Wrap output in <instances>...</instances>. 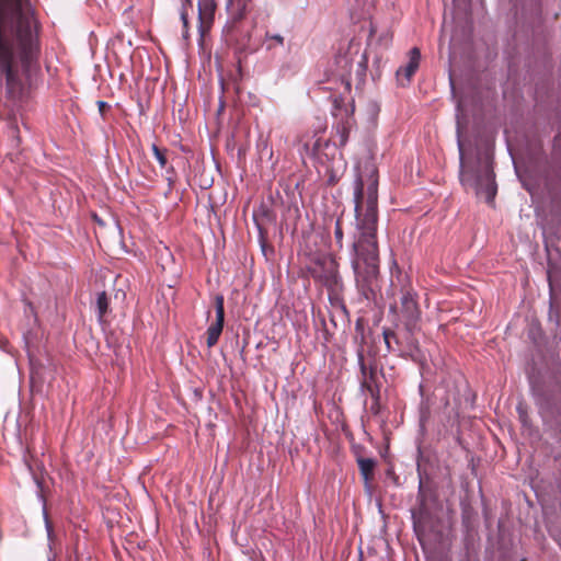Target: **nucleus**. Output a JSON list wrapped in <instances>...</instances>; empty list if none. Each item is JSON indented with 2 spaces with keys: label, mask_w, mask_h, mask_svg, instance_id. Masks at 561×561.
<instances>
[{
  "label": "nucleus",
  "mask_w": 561,
  "mask_h": 561,
  "mask_svg": "<svg viewBox=\"0 0 561 561\" xmlns=\"http://www.w3.org/2000/svg\"><path fill=\"white\" fill-rule=\"evenodd\" d=\"M95 308L98 312L99 321L102 322L104 316L108 311V299L105 291H101L98 294Z\"/></svg>",
  "instance_id": "nucleus-11"
},
{
  "label": "nucleus",
  "mask_w": 561,
  "mask_h": 561,
  "mask_svg": "<svg viewBox=\"0 0 561 561\" xmlns=\"http://www.w3.org/2000/svg\"><path fill=\"white\" fill-rule=\"evenodd\" d=\"M222 35L227 44L237 45L242 38L248 37V32L242 28L241 21H233V19L228 18L222 28Z\"/></svg>",
  "instance_id": "nucleus-6"
},
{
  "label": "nucleus",
  "mask_w": 561,
  "mask_h": 561,
  "mask_svg": "<svg viewBox=\"0 0 561 561\" xmlns=\"http://www.w3.org/2000/svg\"><path fill=\"white\" fill-rule=\"evenodd\" d=\"M323 146H328V141L327 140H322L321 138L316 139L312 142L311 148H310L309 144H305L306 150L310 151L311 154H317L318 152H320V150L322 149Z\"/></svg>",
  "instance_id": "nucleus-12"
},
{
  "label": "nucleus",
  "mask_w": 561,
  "mask_h": 561,
  "mask_svg": "<svg viewBox=\"0 0 561 561\" xmlns=\"http://www.w3.org/2000/svg\"><path fill=\"white\" fill-rule=\"evenodd\" d=\"M266 38L267 39H271V41H274L277 45H283L284 44V37L279 34H273V35H270L268 33L266 34Z\"/></svg>",
  "instance_id": "nucleus-19"
},
{
  "label": "nucleus",
  "mask_w": 561,
  "mask_h": 561,
  "mask_svg": "<svg viewBox=\"0 0 561 561\" xmlns=\"http://www.w3.org/2000/svg\"><path fill=\"white\" fill-rule=\"evenodd\" d=\"M353 201L356 232L352 243V268L358 290L368 298L379 274L378 171L374 164H367L364 172L356 173Z\"/></svg>",
  "instance_id": "nucleus-2"
},
{
  "label": "nucleus",
  "mask_w": 561,
  "mask_h": 561,
  "mask_svg": "<svg viewBox=\"0 0 561 561\" xmlns=\"http://www.w3.org/2000/svg\"><path fill=\"white\" fill-rule=\"evenodd\" d=\"M401 317L405 330L412 336L419 330L421 310L416 301V294L412 290H405L400 298Z\"/></svg>",
  "instance_id": "nucleus-4"
},
{
  "label": "nucleus",
  "mask_w": 561,
  "mask_h": 561,
  "mask_svg": "<svg viewBox=\"0 0 561 561\" xmlns=\"http://www.w3.org/2000/svg\"><path fill=\"white\" fill-rule=\"evenodd\" d=\"M219 335L207 333V346L213 347L219 340Z\"/></svg>",
  "instance_id": "nucleus-20"
},
{
  "label": "nucleus",
  "mask_w": 561,
  "mask_h": 561,
  "mask_svg": "<svg viewBox=\"0 0 561 561\" xmlns=\"http://www.w3.org/2000/svg\"><path fill=\"white\" fill-rule=\"evenodd\" d=\"M224 321H225V319L216 318V321L214 323H211L209 325V328L207 329V333H211V334H216V335L220 336L222 329H224Z\"/></svg>",
  "instance_id": "nucleus-13"
},
{
  "label": "nucleus",
  "mask_w": 561,
  "mask_h": 561,
  "mask_svg": "<svg viewBox=\"0 0 561 561\" xmlns=\"http://www.w3.org/2000/svg\"><path fill=\"white\" fill-rule=\"evenodd\" d=\"M98 107H99L100 114L103 116L104 110L110 107V105L105 101H98Z\"/></svg>",
  "instance_id": "nucleus-21"
},
{
  "label": "nucleus",
  "mask_w": 561,
  "mask_h": 561,
  "mask_svg": "<svg viewBox=\"0 0 561 561\" xmlns=\"http://www.w3.org/2000/svg\"><path fill=\"white\" fill-rule=\"evenodd\" d=\"M383 340L388 351H391V339L397 340V336L393 331L383 330Z\"/></svg>",
  "instance_id": "nucleus-17"
},
{
  "label": "nucleus",
  "mask_w": 561,
  "mask_h": 561,
  "mask_svg": "<svg viewBox=\"0 0 561 561\" xmlns=\"http://www.w3.org/2000/svg\"><path fill=\"white\" fill-rule=\"evenodd\" d=\"M251 0H227L226 10L228 18L233 21H241L247 11Z\"/></svg>",
  "instance_id": "nucleus-8"
},
{
  "label": "nucleus",
  "mask_w": 561,
  "mask_h": 561,
  "mask_svg": "<svg viewBox=\"0 0 561 561\" xmlns=\"http://www.w3.org/2000/svg\"><path fill=\"white\" fill-rule=\"evenodd\" d=\"M421 60V51L417 47H413L409 51V61L404 67L397 70L398 78L403 76L407 82H410L412 76L417 70Z\"/></svg>",
  "instance_id": "nucleus-7"
},
{
  "label": "nucleus",
  "mask_w": 561,
  "mask_h": 561,
  "mask_svg": "<svg viewBox=\"0 0 561 561\" xmlns=\"http://www.w3.org/2000/svg\"><path fill=\"white\" fill-rule=\"evenodd\" d=\"M151 150L153 152L154 158L157 159L158 163L161 168H165L167 165V158L164 153L159 149V147L156 144H152Z\"/></svg>",
  "instance_id": "nucleus-14"
},
{
  "label": "nucleus",
  "mask_w": 561,
  "mask_h": 561,
  "mask_svg": "<svg viewBox=\"0 0 561 561\" xmlns=\"http://www.w3.org/2000/svg\"><path fill=\"white\" fill-rule=\"evenodd\" d=\"M359 364H360V368H362L363 374H365V369H366V367H365V365H364V362H363V357H362V356H359Z\"/></svg>",
  "instance_id": "nucleus-24"
},
{
  "label": "nucleus",
  "mask_w": 561,
  "mask_h": 561,
  "mask_svg": "<svg viewBox=\"0 0 561 561\" xmlns=\"http://www.w3.org/2000/svg\"><path fill=\"white\" fill-rule=\"evenodd\" d=\"M216 4L213 0H199L197 5L198 31L201 36L208 30L214 21Z\"/></svg>",
  "instance_id": "nucleus-5"
},
{
  "label": "nucleus",
  "mask_w": 561,
  "mask_h": 561,
  "mask_svg": "<svg viewBox=\"0 0 561 561\" xmlns=\"http://www.w3.org/2000/svg\"><path fill=\"white\" fill-rule=\"evenodd\" d=\"M39 24L30 0H0V80L15 99L23 91V76L41 53Z\"/></svg>",
  "instance_id": "nucleus-1"
},
{
  "label": "nucleus",
  "mask_w": 561,
  "mask_h": 561,
  "mask_svg": "<svg viewBox=\"0 0 561 561\" xmlns=\"http://www.w3.org/2000/svg\"><path fill=\"white\" fill-rule=\"evenodd\" d=\"M366 57L362 56L360 60L357 62L358 69L360 68V72L365 71Z\"/></svg>",
  "instance_id": "nucleus-23"
},
{
  "label": "nucleus",
  "mask_w": 561,
  "mask_h": 561,
  "mask_svg": "<svg viewBox=\"0 0 561 561\" xmlns=\"http://www.w3.org/2000/svg\"><path fill=\"white\" fill-rule=\"evenodd\" d=\"M43 517H44L45 528H46V531H47V538H48V541L50 542L53 540L54 531H53V526H51V523L49 520V517H48V514H47V511H46L45 506L43 507Z\"/></svg>",
  "instance_id": "nucleus-16"
},
{
  "label": "nucleus",
  "mask_w": 561,
  "mask_h": 561,
  "mask_svg": "<svg viewBox=\"0 0 561 561\" xmlns=\"http://www.w3.org/2000/svg\"><path fill=\"white\" fill-rule=\"evenodd\" d=\"M188 11L193 12L194 7L193 2L191 0H182V8L180 12L181 21L183 23V37L187 39L188 33H187V25H188Z\"/></svg>",
  "instance_id": "nucleus-10"
},
{
  "label": "nucleus",
  "mask_w": 561,
  "mask_h": 561,
  "mask_svg": "<svg viewBox=\"0 0 561 561\" xmlns=\"http://www.w3.org/2000/svg\"><path fill=\"white\" fill-rule=\"evenodd\" d=\"M461 105L457 104V147L459 151V179L465 187L472 188L476 195L483 198L488 204H492L497 186L495 183V174L493 172L492 161L489 157H484L479 161L477 170H467L465 167L463 145L461 141L462 125L460 122Z\"/></svg>",
  "instance_id": "nucleus-3"
},
{
  "label": "nucleus",
  "mask_w": 561,
  "mask_h": 561,
  "mask_svg": "<svg viewBox=\"0 0 561 561\" xmlns=\"http://www.w3.org/2000/svg\"><path fill=\"white\" fill-rule=\"evenodd\" d=\"M410 346H411V356L413 358H416V355L413 352H419V347H417L416 343L414 342V340H411Z\"/></svg>",
  "instance_id": "nucleus-22"
},
{
  "label": "nucleus",
  "mask_w": 561,
  "mask_h": 561,
  "mask_svg": "<svg viewBox=\"0 0 561 561\" xmlns=\"http://www.w3.org/2000/svg\"><path fill=\"white\" fill-rule=\"evenodd\" d=\"M357 465L359 468L360 476L363 477L366 486H369V481L373 477L376 461L373 458H358Z\"/></svg>",
  "instance_id": "nucleus-9"
},
{
  "label": "nucleus",
  "mask_w": 561,
  "mask_h": 561,
  "mask_svg": "<svg viewBox=\"0 0 561 561\" xmlns=\"http://www.w3.org/2000/svg\"><path fill=\"white\" fill-rule=\"evenodd\" d=\"M334 238H335L336 243H337L340 247H342V241H343V230H342V227H341L340 220H337V221H336V224H335Z\"/></svg>",
  "instance_id": "nucleus-18"
},
{
  "label": "nucleus",
  "mask_w": 561,
  "mask_h": 561,
  "mask_svg": "<svg viewBox=\"0 0 561 561\" xmlns=\"http://www.w3.org/2000/svg\"><path fill=\"white\" fill-rule=\"evenodd\" d=\"M215 309L216 318L225 319L224 297L221 295L215 297Z\"/></svg>",
  "instance_id": "nucleus-15"
}]
</instances>
